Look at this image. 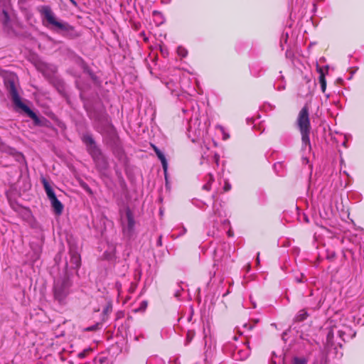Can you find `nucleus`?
Wrapping results in <instances>:
<instances>
[{
  "label": "nucleus",
  "mask_w": 364,
  "mask_h": 364,
  "mask_svg": "<svg viewBox=\"0 0 364 364\" xmlns=\"http://www.w3.org/2000/svg\"><path fill=\"white\" fill-rule=\"evenodd\" d=\"M214 157H215V162H216L217 164H218V161H219V156H218V154H215Z\"/></svg>",
  "instance_id": "bb28decb"
},
{
  "label": "nucleus",
  "mask_w": 364,
  "mask_h": 364,
  "mask_svg": "<svg viewBox=\"0 0 364 364\" xmlns=\"http://www.w3.org/2000/svg\"><path fill=\"white\" fill-rule=\"evenodd\" d=\"M223 188L225 191H228L229 190H230L231 186L228 181H226Z\"/></svg>",
  "instance_id": "5701e85b"
},
{
  "label": "nucleus",
  "mask_w": 364,
  "mask_h": 364,
  "mask_svg": "<svg viewBox=\"0 0 364 364\" xmlns=\"http://www.w3.org/2000/svg\"><path fill=\"white\" fill-rule=\"evenodd\" d=\"M105 257L107 259H111L112 257V254H107V253H105Z\"/></svg>",
  "instance_id": "a878e982"
},
{
  "label": "nucleus",
  "mask_w": 364,
  "mask_h": 364,
  "mask_svg": "<svg viewBox=\"0 0 364 364\" xmlns=\"http://www.w3.org/2000/svg\"><path fill=\"white\" fill-rule=\"evenodd\" d=\"M90 348L84 350L82 352H81L80 353H79V357H80V358H84V357H85V355H87V353L88 352H90Z\"/></svg>",
  "instance_id": "4be33fe9"
},
{
  "label": "nucleus",
  "mask_w": 364,
  "mask_h": 364,
  "mask_svg": "<svg viewBox=\"0 0 364 364\" xmlns=\"http://www.w3.org/2000/svg\"><path fill=\"white\" fill-rule=\"evenodd\" d=\"M115 287H116L117 291L119 292L120 289H122V284L120 282H117L115 283Z\"/></svg>",
  "instance_id": "b1692460"
},
{
  "label": "nucleus",
  "mask_w": 364,
  "mask_h": 364,
  "mask_svg": "<svg viewBox=\"0 0 364 364\" xmlns=\"http://www.w3.org/2000/svg\"><path fill=\"white\" fill-rule=\"evenodd\" d=\"M70 1L73 5H75V6H76V5H77V3H76V1H75V0H70Z\"/></svg>",
  "instance_id": "c756f323"
},
{
  "label": "nucleus",
  "mask_w": 364,
  "mask_h": 364,
  "mask_svg": "<svg viewBox=\"0 0 364 364\" xmlns=\"http://www.w3.org/2000/svg\"><path fill=\"white\" fill-rule=\"evenodd\" d=\"M153 148H154V150L157 157L161 162L162 167H163L164 172L166 173L167 168H168V163H167V161L166 159L164 154L156 146L153 145Z\"/></svg>",
  "instance_id": "4468645a"
},
{
  "label": "nucleus",
  "mask_w": 364,
  "mask_h": 364,
  "mask_svg": "<svg viewBox=\"0 0 364 364\" xmlns=\"http://www.w3.org/2000/svg\"><path fill=\"white\" fill-rule=\"evenodd\" d=\"M207 182L203 186V189L205 191H210V183L214 181V177L213 174L209 173L206 177Z\"/></svg>",
  "instance_id": "f3484780"
},
{
  "label": "nucleus",
  "mask_w": 364,
  "mask_h": 364,
  "mask_svg": "<svg viewBox=\"0 0 364 364\" xmlns=\"http://www.w3.org/2000/svg\"><path fill=\"white\" fill-rule=\"evenodd\" d=\"M126 217L127 220V225L124 228V232L130 233L134 229L135 221L129 209L127 210L126 211Z\"/></svg>",
  "instance_id": "ddd939ff"
},
{
  "label": "nucleus",
  "mask_w": 364,
  "mask_h": 364,
  "mask_svg": "<svg viewBox=\"0 0 364 364\" xmlns=\"http://www.w3.org/2000/svg\"><path fill=\"white\" fill-rule=\"evenodd\" d=\"M177 53L181 57L185 58L188 54V51L185 48L182 46H178L177 48Z\"/></svg>",
  "instance_id": "6ab92c4d"
},
{
  "label": "nucleus",
  "mask_w": 364,
  "mask_h": 364,
  "mask_svg": "<svg viewBox=\"0 0 364 364\" xmlns=\"http://www.w3.org/2000/svg\"><path fill=\"white\" fill-rule=\"evenodd\" d=\"M158 243H159V245H161V237H159V239Z\"/></svg>",
  "instance_id": "2f4dec72"
},
{
  "label": "nucleus",
  "mask_w": 364,
  "mask_h": 364,
  "mask_svg": "<svg viewBox=\"0 0 364 364\" xmlns=\"http://www.w3.org/2000/svg\"><path fill=\"white\" fill-rule=\"evenodd\" d=\"M317 71L320 74L318 80H319V82L321 84V91L323 92H325L326 89V79H325V75L323 72L322 68L318 66H317Z\"/></svg>",
  "instance_id": "2eb2a0df"
},
{
  "label": "nucleus",
  "mask_w": 364,
  "mask_h": 364,
  "mask_svg": "<svg viewBox=\"0 0 364 364\" xmlns=\"http://www.w3.org/2000/svg\"><path fill=\"white\" fill-rule=\"evenodd\" d=\"M9 152L10 154L15 155L16 153V151L14 149H9Z\"/></svg>",
  "instance_id": "393cba45"
},
{
  "label": "nucleus",
  "mask_w": 364,
  "mask_h": 364,
  "mask_svg": "<svg viewBox=\"0 0 364 364\" xmlns=\"http://www.w3.org/2000/svg\"><path fill=\"white\" fill-rule=\"evenodd\" d=\"M82 141L85 144L87 150L92 157L97 166H105V161L100 149L96 145L92 136L90 134H85L82 136Z\"/></svg>",
  "instance_id": "423d86ee"
},
{
  "label": "nucleus",
  "mask_w": 364,
  "mask_h": 364,
  "mask_svg": "<svg viewBox=\"0 0 364 364\" xmlns=\"http://www.w3.org/2000/svg\"><path fill=\"white\" fill-rule=\"evenodd\" d=\"M123 268H124V272H125L127 270V267L124 266V265H123Z\"/></svg>",
  "instance_id": "473e14b6"
},
{
  "label": "nucleus",
  "mask_w": 364,
  "mask_h": 364,
  "mask_svg": "<svg viewBox=\"0 0 364 364\" xmlns=\"http://www.w3.org/2000/svg\"><path fill=\"white\" fill-rule=\"evenodd\" d=\"M309 314L306 309H301L299 311L297 315L295 317V321L300 322L304 321L307 317Z\"/></svg>",
  "instance_id": "dca6fc26"
},
{
  "label": "nucleus",
  "mask_w": 364,
  "mask_h": 364,
  "mask_svg": "<svg viewBox=\"0 0 364 364\" xmlns=\"http://www.w3.org/2000/svg\"><path fill=\"white\" fill-rule=\"evenodd\" d=\"M206 134V130L205 126L201 124L200 122H198V118L191 119L189 122V126L188 129V136L191 139L193 142H196L202 139L205 134Z\"/></svg>",
  "instance_id": "6e6552de"
},
{
  "label": "nucleus",
  "mask_w": 364,
  "mask_h": 364,
  "mask_svg": "<svg viewBox=\"0 0 364 364\" xmlns=\"http://www.w3.org/2000/svg\"><path fill=\"white\" fill-rule=\"evenodd\" d=\"M71 286L70 277L66 271L63 275L56 278L54 281L53 291L55 300L59 304H64L70 293Z\"/></svg>",
  "instance_id": "f257e3e1"
},
{
  "label": "nucleus",
  "mask_w": 364,
  "mask_h": 364,
  "mask_svg": "<svg viewBox=\"0 0 364 364\" xmlns=\"http://www.w3.org/2000/svg\"><path fill=\"white\" fill-rule=\"evenodd\" d=\"M229 138V135L228 134H226L225 133L223 134V139H227Z\"/></svg>",
  "instance_id": "c85d7f7f"
},
{
  "label": "nucleus",
  "mask_w": 364,
  "mask_h": 364,
  "mask_svg": "<svg viewBox=\"0 0 364 364\" xmlns=\"http://www.w3.org/2000/svg\"><path fill=\"white\" fill-rule=\"evenodd\" d=\"M82 141L85 144L87 150L92 157L97 166H105V161L100 149L96 145L92 136L90 134H85L82 136Z\"/></svg>",
  "instance_id": "0eeeda50"
},
{
  "label": "nucleus",
  "mask_w": 364,
  "mask_h": 364,
  "mask_svg": "<svg viewBox=\"0 0 364 364\" xmlns=\"http://www.w3.org/2000/svg\"><path fill=\"white\" fill-rule=\"evenodd\" d=\"M296 124L301 134L303 148L306 149L308 146L310 149L311 143L309 134L311 131V124L309 107L306 105L300 110L297 117Z\"/></svg>",
  "instance_id": "f03ea898"
},
{
  "label": "nucleus",
  "mask_w": 364,
  "mask_h": 364,
  "mask_svg": "<svg viewBox=\"0 0 364 364\" xmlns=\"http://www.w3.org/2000/svg\"><path fill=\"white\" fill-rule=\"evenodd\" d=\"M259 253L258 252L257 253V259H256V262H257V264H259Z\"/></svg>",
  "instance_id": "cd10ccee"
},
{
  "label": "nucleus",
  "mask_w": 364,
  "mask_h": 364,
  "mask_svg": "<svg viewBox=\"0 0 364 364\" xmlns=\"http://www.w3.org/2000/svg\"><path fill=\"white\" fill-rule=\"evenodd\" d=\"M10 6V0H0V14L3 15L2 23L6 25L9 21L8 11Z\"/></svg>",
  "instance_id": "9b49d317"
},
{
  "label": "nucleus",
  "mask_w": 364,
  "mask_h": 364,
  "mask_svg": "<svg viewBox=\"0 0 364 364\" xmlns=\"http://www.w3.org/2000/svg\"><path fill=\"white\" fill-rule=\"evenodd\" d=\"M228 235H229L230 237L232 235L231 230H229V231L228 232Z\"/></svg>",
  "instance_id": "7c9ffc66"
},
{
  "label": "nucleus",
  "mask_w": 364,
  "mask_h": 364,
  "mask_svg": "<svg viewBox=\"0 0 364 364\" xmlns=\"http://www.w3.org/2000/svg\"><path fill=\"white\" fill-rule=\"evenodd\" d=\"M6 87L14 105L16 107L23 110L31 119L37 120L38 117L36 114L28 106L22 102L16 87L14 81L13 80H9L6 82Z\"/></svg>",
  "instance_id": "39448f33"
},
{
  "label": "nucleus",
  "mask_w": 364,
  "mask_h": 364,
  "mask_svg": "<svg viewBox=\"0 0 364 364\" xmlns=\"http://www.w3.org/2000/svg\"><path fill=\"white\" fill-rule=\"evenodd\" d=\"M296 280L298 282H301V279H300V278L296 279Z\"/></svg>",
  "instance_id": "72a5a7b5"
},
{
  "label": "nucleus",
  "mask_w": 364,
  "mask_h": 364,
  "mask_svg": "<svg viewBox=\"0 0 364 364\" xmlns=\"http://www.w3.org/2000/svg\"><path fill=\"white\" fill-rule=\"evenodd\" d=\"M42 183L47 194L48 199L50 201L51 206L56 215H60L63 210V205L61 202L57 198L53 190L50 186L49 183L46 178L42 179Z\"/></svg>",
  "instance_id": "1a4fd4ad"
},
{
  "label": "nucleus",
  "mask_w": 364,
  "mask_h": 364,
  "mask_svg": "<svg viewBox=\"0 0 364 364\" xmlns=\"http://www.w3.org/2000/svg\"><path fill=\"white\" fill-rule=\"evenodd\" d=\"M193 336H194V333L192 331H188L187 336H186V343L191 342Z\"/></svg>",
  "instance_id": "aec40b11"
},
{
  "label": "nucleus",
  "mask_w": 364,
  "mask_h": 364,
  "mask_svg": "<svg viewBox=\"0 0 364 364\" xmlns=\"http://www.w3.org/2000/svg\"><path fill=\"white\" fill-rule=\"evenodd\" d=\"M250 355V349L247 346H244L242 349H235L233 352V358L235 360H245Z\"/></svg>",
  "instance_id": "f8f14e48"
},
{
  "label": "nucleus",
  "mask_w": 364,
  "mask_h": 364,
  "mask_svg": "<svg viewBox=\"0 0 364 364\" xmlns=\"http://www.w3.org/2000/svg\"><path fill=\"white\" fill-rule=\"evenodd\" d=\"M70 260L66 262L65 271L68 272V268L77 269L80 266L81 259L80 255L75 250H70L69 252Z\"/></svg>",
  "instance_id": "9d476101"
},
{
  "label": "nucleus",
  "mask_w": 364,
  "mask_h": 364,
  "mask_svg": "<svg viewBox=\"0 0 364 364\" xmlns=\"http://www.w3.org/2000/svg\"><path fill=\"white\" fill-rule=\"evenodd\" d=\"M41 16L43 17V24L49 27L52 26L58 31L69 32L73 30V27L66 22L58 21L55 14L49 6H42L38 8Z\"/></svg>",
  "instance_id": "7ed1b4c3"
},
{
  "label": "nucleus",
  "mask_w": 364,
  "mask_h": 364,
  "mask_svg": "<svg viewBox=\"0 0 364 364\" xmlns=\"http://www.w3.org/2000/svg\"><path fill=\"white\" fill-rule=\"evenodd\" d=\"M98 326H99V324L97 323L95 325H93V326L87 327L86 328V330L88 331H93L97 330L98 328Z\"/></svg>",
  "instance_id": "412c9836"
},
{
  "label": "nucleus",
  "mask_w": 364,
  "mask_h": 364,
  "mask_svg": "<svg viewBox=\"0 0 364 364\" xmlns=\"http://www.w3.org/2000/svg\"><path fill=\"white\" fill-rule=\"evenodd\" d=\"M331 323L332 321H330L328 331L326 334V344L328 346H333L335 342H337L338 344L341 345L340 341H337V339L345 341L347 334L350 335L351 333L350 326L348 324L344 323L341 328L337 325H331Z\"/></svg>",
  "instance_id": "20e7f679"
},
{
  "label": "nucleus",
  "mask_w": 364,
  "mask_h": 364,
  "mask_svg": "<svg viewBox=\"0 0 364 364\" xmlns=\"http://www.w3.org/2000/svg\"><path fill=\"white\" fill-rule=\"evenodd\" d=\"M292 364H307V360L304 357H295L292 360Z\"/></svg>",
  "instance_id": "a211bd4d"
}]
</instances>
